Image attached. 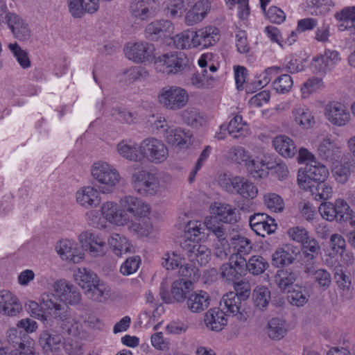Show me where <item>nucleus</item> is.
Segmentation results:
<instances>
[{"label": "nucleus", "instance_id": "nucleus-1", "mask_svg": "<svg viewBox=\"0 0 355 355\" xmlns=\"http://www.w3.org/2000/svg\"><path fill=\"white\" fill-rule=\"evenodd\" d=\"M54 291L60 299L52 293L43 294L41 297L40 307L60 322V325L62 333L73 334L76 329L74 324H76L71 317L67 304H78L81 300V295L77 287L65 280L57 281L54 284Z\"/></svg>", "mask_w": 355, "mask_h": 355}, {"label": "nucleus", "instance_id": "nucleus-2", "mask_svg": "<svg viewBox=\"0 0 355 355\" xmlns=\"http://www.w3.org/2000/svg\"><path fill=\"white\" fill-rule=\"evenodd\" d=\"M155 69L166 75L192 73L194 66L187 55L181 51L170 52L157 57L155 61Z\"/></svg>", "mask_w": 355, "mask_h": 355}, {"label": "nucleus", "instance_id": "nucleus-3", "mask_svg": "<svg viewBox=\"0 0 355 355\" xmlns=\"http://www.w3.org/2000/svg\"><path fill=\"white\" fill-rule=\"evenodd\" d=\"M91 173L98 182V189L103 193L113 192L120 180L119 172L106 162L94 163L92 166Z\"/></svg>", "mask_w": 355, "mask_h": 355}, {"label": "nucleus", "instance_id": "nucleus-4", "mask_svg": "<svg viewBox=\"0 0 355 355\" xmlns=\"http://www.w3.org/2000/svg\"><path fill=\"white\" fill-rule=\"evenodd\" d=\"M234 292H230L223 296V302L227 313L243 319L241 308L245 301L250 297V287L248 283L241 281L234 282Z\"/></svg>", "mask_w": 355, "mask_h": 355}, {"label": "nucleus", "instance_id": "nucleus-5", "mask_svg": "<svg viewBox=\"0 0 355 355\" xmlns=\"http://www.w3.org/2000/svg\"><path fill=\"white\" fill-rule=\"evenodd\" d=\"M132 185L136 193L142 196L156 195L160 190V181L156 173L142 169L132 175Z\"/></svg>", "mask_w": 355, "mask_h": 355}, {"label": "nucleus", "instance_id": "nucleus-6", "mask_svg": "<svg viewBox=\"0 0 355 355\" xmlns=\"http://www.w3.org/2000/svg\"><path fill=\"white\" fill-rule=\"evenodd\" d=\"M220 184L227 192L236 194L243 199L253 200L258 194L257 186L243 176L222 180Z\"/></svg>", "mask_w": 355, "mask_h": 355}, {"label": "nucleus", "instance_id": "nucleus-7", "mask_svg": "<svg viewBox=\"0 0 355 355\" xmlns=\"http://www.w3.org/2000/svg\"><path fill=\"white\" fill-rule=\"evenodd\" d=\"M159 103L165 108L178 110L183 108L189 101L187 92L178 86H166L158 94Z\"/></svg>", "mask_w": 355, "mask_h": 355}, {"label": "nucleus", "instance_id": "nucleus-8", "mask_svg": "<svg viewBox=\"0 0 355 355\" xmlns=\"http://www.w3.org/2000/svg\"><path fill=\"white\" fill-rule=\"evenodd\" d=\"M139 150L142 154V159L146 158L155 164L164 162L168 155V148L164 142L154 137L143 140L139 145Z\"/></svg>", "mask_w": 355, "mask_h": 355}, {"label": "nucleus", "instance_id": "nucleus-9", "mask_svg": "<svg viewBox=\"0 0 355 355\" xmlns=\"http://www.w3.org/2000/svg\"><path fill=\"white\" fill-rule=\"evenodd\" d=\"M340 56L338 51L327 49L323 53L314 56L310 63L313 73L324 76L331 71L339 62Z\"/></svg>", "mask_w": 355, "mask_h": 355}, {"label": "nucleus", "instance_id": "nucleus-10", "mask_svg": "<svg viewBox=\"0 0 355 355\" xmlns=\"http://www.w3.org/2000/svg\"><path fill=\"white\" fill-rule=\"evenodd\" d=\"M120 206L123 213H126L138 220L145 219L150 214L149 205L143 200L132 196H126L120 200Z\"/></svg>", "mask_w": 355, "mask_h": 355}, {"label": "nucleus", "instance_id": "nucleus-11", "mask_svg": "<svg viewBox=\"0 0 355 355\" xmlns=\"http://www.w3.org/2000/svg\"><path fill=\"white\" fill-rule=\"evenodd\" d=\"M183 255L192 263L206 265L210 260L211 251L205 245L193 241H186L182 245Z\"/></svg>", "mask_w": 355, "mask_h": 355}, {"label": "nucleus", "instance_id": "nucleus-12", "mask_svg": "<svg viewBox=\"0 0 355 355\" xmlns=\"http://www.w3.org/2000/svg\"><path fill=\"white\" fill-rule=\"evenodd\" d=\"M40 345L46 355H56L63 347L64 338L53 329L43 331L39 338Z\"/></svg>", "mask_w": 355, "mask_h": 355}, {"label": "nucleus", "instance_id": "nucleus-13", "mask_svg": "<svg viewBox=\"0 0 355 355\" xmlns=\"http://www.w3.org/2000/svg\"><path fill=\"white\" fill-rule=\"evenodd\" d=\"M154 50L153 44L140 42L127 44L124 53L128 59L135 62H144L152 57Z\"/></svg>", "mask_w": 355, "mask_h": 355}, {"label": "nucleus", "instance_id": "nucleus-14", "mask_svg": "<svg viewBox=\"0 0 355 355\" xmlns=\"http://www.w3.org/2000/svg\"><path fill=\"white\" fill-rule=\"evenodd\" d=\"M78 240L83 248L89 251L92 256L102 257L105 254V242L98 235L85 231L80 234Z\"/></svg>", "mask_w": 355, "mask_h": 355}, {"label": "nucleus", "instance_id": "nucleus-15", "mask_svg": "<svg viewBox=\"0 0 355 355\" xmlns=\"http://www.w3.org/2000/svg\"><path fill=\"white\" fill-rule=\"evenodd\" d=\"M249 223L252 230L262 237L274 233L277 227L275 220L264 213H256L251 216Z\"/></svg>", "mask_w": 355, "mask_h": 355}, {"label": "nucleus", "instance_id": "nucleus-16", "mask_svg": "<svg viewBox=\"0 0 355 355\" xmlns=\"http://www.w3.org/2000/svg\"><path fill=\"white\" fill-rule=\"evenodd\" d=\"M67 6L69 13L74 18L93 14L99 8L98 0H67Z\"/></svg>", "mask_w": 355, "mask_h": 355}, {"label": "nucleus", "instance_id": "nucleus-17", "mask_svg": "<svg viewBox=\"0 0 355 355\" xmlns=\"http://www.w3.org/2000/svg\"><path fill=\"white\" fill-rule=\"evenodd\" d=\"M325 116L334 125H345L349 121L350 115L345 106L340 103H331L325 107Z\"/></svg>", "mask_w": 355, "mask_h": 355}, {"label": "nucleus", "instance_id": "nucleus-18", "mask_svg": "<svg viewBox=\"0 0 355 355\" xmlns=\"http://www.w3.org/2000/svg\"><path fill=\"white\" fill-rule=\"evenodd\" d=\"M101 211L104 218L111 223L125 225L130 222L129 216L123 213L121 208L119 210L115 202L107 201L103 203Z\"/></svg>", "mask_w": 355, "mask_h": 355}, {"label": "nucleus", "instance_id": "nucleus-19", "mask_svg": "<svg viewBox=\"0 0 355 355\" xmlns=\"http://www.w3.org/2000/svg\"><path fill=\"white\" fill-rule=\"evenodd\" d=\"M22 311L18 298L8 291H0V313L8 316H16Z\"/></svg>", "mask_w": 355, "mask_h": 355}, {"label": "nucleus", "instance_id": "nucleus-20", "mask_svg": "<svg viewBox=\"0 0 355 355\" xmlns=\"http://www.w3.org/2000/svg\"><path fill=\"white\" fill-rule=\"evenodd\" d=\"M191 137L189 130L172 126L164 135L165 140L169 145L180 148H188L192 143Z\"/></svg>", "mask_w": 355, "mask_h": 355}, {"label": "nucleus", "instance_id": "nucleus-21", "mask_svg": "<svg viewBox=\"0 0 355 355\" xmlns=\"http://www.w3.org/2000/svg\"><path fill=\"white\" fill-rule=\"evenodd\" d=\"M196 47L207 48L220 40L219 30L215 26H206L194 31Z\"/></svg>", "mask_w": 355, "mask_h": 355}, {"label": "nucleus", "instance_id": "nucleus-22", "mask_svg": "<svg viewBox=\"0 0 355 355\" xmlns=\"http://www.w3.org/2000/svg\"><path fill=\"white\" fill-rule=\"evenodd\" d=\"M209 295L204 291H191L185 302L187 308L192 313H201L210 304Z\"/></svg>", "mask_w": 355, "mask_h": 355}, {"label": "nucleus", "instance_id": "nucleus-23", "mask_svg": "<svg viewBox=\"0 0 355 355\" xmlns=\"http://www.w3.org/2000/svg\"><path fill=\"white\" fill-rule=\"evenodd\" d=\"M154 0H134L130 7L132 16L140 20H147L155 14Z\"/></svg>", "mask_w": 355, "mask_h": 355}, {"label": "nucleus", "instance_id": "nucleus-24", "mask_svg": "<svg viewBox=\"0 0 355 355\" xmlns=\"http://www.w3.org/2000/svg\"><path fill=\"white\" fill-rule=\"evenodd\" d=\"M172 23L168 20H156L148 24L145 28V37L153 41L170 35Z\"/></svg>", "mask_w": 355, "mask_h": 355}, {"label": "nucleus", "instance_id": "nucleus-25", "mask_svg": "<svg viewBox=\"0 0 355 355\" xmlns=\"http://www.w3.org/2000/svg\"><path fill=\"white\" fill-rule=\"evenodd\" d=\"M298 253V249L293 246L279 248L272 254V264L277 268L292 264L296 260Z\"/></svg>", "mask_w": 355, "mask_h": 355}, {"label": "nucleus", "instance_id": "nucleus-26", "mask_svg": "<svg viewBox=\"0 0 355 355\" xmlns=\"http://www.w3.org/2000/svg\"><path fill=\"white\" fill-rule=\"evenodd\" d=\"M227 311L224 312L220 309H211L205 315V323L206 326L212 331H218L227 324Z\"/></svg>", "mask_w": 355, "mask_h": 355}, {"label": "nucleus", "instance_id": "nucleus-27", "mask_svg": "<svg viewBox=\"0 0 355 355\" xmlns=\"http://www.w3.org/2000/svg\"><path fill=\"white\" fill-rule=\"evenodd\" d=\"M299 274L292 268H283L278 270L275 275V282L278 288L286 292L294 287V283L298 279Z\"/></svg>", "mask_w": 355, "mask_h": 355}, {"label": "nucleus", "instance_id": "nucleus-28", "mask_svg": "<svg viewBox=\"0 0 355 355\" xmlns=\"http://www.w3.org/2000/svg\"><path fill=\"white\" fill-rule=\"evenodd\" d=\"M220 130H227L228 133L234 139H240L247 136L249 134V127L248 124L243 121L241 115H236L230 120L227 126L222 125Z\"/></svg>", "mask_w": 355, "mask_h": 355}, {"label": "nucleus", "instance_id": "nucleus-29", "mask_svg": "<svg viewBox=\"0 0 355 355\" xmlns=\"http://www.w3.org/2000/svg\"><path fill=\"white\" fill-rule=\"evenodd\" d=\"M213 212L218 221L225 223L234 224L239 218V214L237 213L236 208L229 204L216 205L213 208Z\"/></svg>", "mask_w": 355, "mask_h": 355}, {"label": "nucleus", "instance_id": "nucleus-30", "mask_svg": "<svg viewBox=\"0 0 355 355\" xmlns=\"http://www.w3.org/2000/svg\"><path fill=\"white\" fill-rule=\"evenodd\" d=\"M77 202L85 207H96L100 203L96 189L92 187H84L76 193Z\"/></svg>", "mask_w": 355, "mask_h": 355}, {"label": "nucleus", "instance_id": "nucleus-31", "mask_svg": "<svg viewBox=\"0 0 355 355\" xmlns=\"http://www.w3.org/2000/svg\"><path fill=\"white\" fill-rule=\"evenodd\" d=\"M318 153L320 158L330 162L337 161L340 156V148L329 139H324L320 142Z\"/></svg>", "mask_w": 355, "mask_h": 355}, {"label": "nucleus", "instance_id": "nucleus-32", "mask_svg": "<svg viewBox=\"0 0 355 355\" xmlns=\"http://www.w3.org/2000/svg\"><path fill=\"white\" fill-rule=\"evenodd\" d=\"M193 290V284L190 280L184 279H177L173 282L171 286V295L173 302H186L187 296Z\"/></svg>", "mask_w": 355, "mask_h": 355}, {"label": "nucleus", "instance_id": "nucleus-33", "mask_svg": "<svg viewBox=\"0 0 355 355\" xmlns=\"http://www.w3.org/2000/svg\"><path fill=\"white\" fill-rule=\"evenodd\" d=\"M6 25L18 40L26 41L31 37V31L28 24L18 15L12 17V19Z\"/></svg>", "mask_w": 355, "mask_h": 355}, {"label": "nucleus", "instance_id": "nucleus-34", "mask_svg": "<svg viewBox=\"0 0 355 355\" xmlns=\"http://www.w3.org/2000/svg\"><path fill=\"white\" fill-rule=\"evenodd\" d=\"M119 154L130 161L139 162L142 160V154L139 146L131 141H121L116 147Z\"/></svg>", "mask_w": 355, "mask_h": 355}, {"label": "nucleus", "instance_id": "nucleus-35", "mask_svg": "<svg viewBox=\"0 0 355 355\" xmlns=\"http://www.w3.org/2000/svg\"><path fill=\"white\" fill-rule=\"evenodd\" d=\"M272 144L277 152L284 157H293L297 153L295 144L287 136H277L272 141Z\"/></svg>", "mask_w": 355, "mask_h": 355}, {"label": "nucleus", "instance_id": "nucleus-36", "mask_svg": "<svg viewBox=\"0 0 355 355\" xmlns=\"http://www.w3.org/2000/svg\"><path fill=\"white\" fill-rule=\"evenodd\" d=\"M292 115L295 123L302 128H310L315 123L311 112L304 106L295 105L292 110Z\"/></svg>", "mask_w": 355, "mask_h": 355}, {"label": "nucleus", "instance_id": "nucleus-37", "mask_svg": "<svg viewBox=\"0 0 355 355\" xmlns=\"http://www.w3.org/2000/svg\"><path fill=\"white\" fill-rule=\"evenodd\" d=\"M56 250L63 259L77 263L83 259V256L78 254L75 244L69 240L60 241L56 246Z\"/></svg>", "mask_w": 355, "mask_h": 355}, {"label": "nucleus", "instance_id": "nucleus-38", "mask_svg": "<svg viewBox=\"0 0 355 355\" xmlns=\"http://www.w3.org/2000/svg\"><path fill=\"white\" fill-rule=\"evenodd\" d=\"M336 17L340 21V31L353 30L352 32L355 33V6L344 8L336 15Z\"/></svg>", "mask_w": 355, "mask_h": 355}, {"label": "nucleus", "instance_id": "nucleus-39", "mask_svg": "<svg viewBox=\"0 0 355 355\" xmlns=\"http://www.w3.org/2000/svg\"><path fill=\"white\" fill-rule=\"evenodd\" d=\"M108 244L116 256L130 252L132 248L128 239L119 234H113L108 239Z\"/></svg>", "mask_w": 355, "mask_h": 355}, {"label": "nucleus", "instance_id": "nucleus-40", "mask_svg": "<svg viewBox=\"0 0 355 355\" xmlns=\"http://www.w3.org/2000/svg\"><path fill=\"white\" fill-rule=\"evenodd\" d=\"M206 220L201 223L198 220L189 221L184 229V236L189 241L201 240L205 237Z\"/></svg>", "mask_w": 355, "mask_h": 355}, {"label": "nucleus", "instance_id": "nucleus-41", "mask_svg": "<svg viewBox=\"0 0 355 355\" xmlns=\"http://www.w3.org/2000/svg\"><path fill=\"white\" fill-rule=\"evenodd\" d=\"M74 279L85 291L98 279L97 275L85 268H79L74 272Z\"/></svg>", "mask_w": 355, "mask_h": 355}, {"label": "nucleus", "instance_id": "nucleus-42", "mask_svg": "<svg viewBox=\"0 0 355 355\" xmlns=\"http://www.w3.org/2000/svg\"><path fill=\"white\" fill-rule=\"evenodd\" d=\"M313 163H307V173L313 182H322L329 175V170L326 166L317 160Z\"/></svg>", "mask_w": 355, "mask_h": 355}, {"label": "nucleus", "instance_id": "nucleus-43", "mask_svg": "<svg viewBox=\"0 0 355 355\" xmlns=\"http://www.w3.org/2000/svg\"><path fill=\"white\" fill-rule=\"evenodd\" d=\"M286 332L287 329L284 320L274 318L268 322L267 334L270 338L280 340L284 337Z\"/></svg>", "mask_w": 355, "mask_h": 355}, {"label": "nucleus", "instance_id": "nucleus-44", "mask_svg": "<svg viewBox=\"0 0 355 355\" xmlns=\"http://www.w3.org/2000/svg\"><path fill=\"white\" fill-rule=\"evenodd\" d=\"M268 163L257 157L251 158L246 162V168L249 173L254 178H263L268 174Z\"/></svg>", "mask_w": 355, "mask_h": 355}, {"label": "nucleus", "instance_id": "nucleus-45", "mask_svg": "<svg viewBox=\"0 0 355 355\" xmlns=\"http://www.w3.org/2000/svg\"><path fill=\"white\" fill-rule=\"evenodd\" d=\"M288 293V300L293 306H302L309 300V295H308L305 288L295 284L292 290L287 291Z\"/></svg>", "mask_w": 355, "mask_h": 355}, {"label": "nucleus", "instance_id": "nucleus-46", "mask_svg": "<svg viewBox=\"0 0 355 355\" xmlns=\"http://www.w3.org/2000/svg\"><path fill=\"white\" fill-rule=\"evenodd\" d=\"M335 206L337 222L344 223L352 220L354 211L345 200L342 198L336 200Z\"/></svg>", "mask_w": 355, "mask_h": 355}, {"label": "nucleus", "instance_id": "nucleus-47", "mask_svg": "<svg viewBox=\"0 0 355 355\" xmlns=\"http://www.w3.org/2000/svg\"><path fill=\"white\" fill-rule=\"evenodd\" d=\"M268 261L260 255H253L247 261V271L252 275H259L268 268Z\"/></svg>", "mask_w": 355, "mask_h": 355}, {"label": "nucleus", "instance_id": "nucleus-48", "mask_svg": "<svg viewBox=\"0 0 355 355\" xmlns=\"http://www.w3.org/2000/svg\"><path fill=\"white\" fill-rule=\"evenodd\" d=\"M107 287L105 284L101 282L99 279L96 282L90 285L86 291L85 295L90 300L101 302L106 299L107 293Z\"/></svg>", "mask_w": 355, "mask_h": 355}, {"label": "nucleus", "instance_id": "nucleus-49", "mask_svg": "<svg viewBox=\"0 0 355 355\" xmlns=\"http://www.w3.org/2000/svg\"><path fill=\"white\" fill-rule=\"evenodd\" d=\"M206 228L217 238L216 242L228 241L226 229L216 217H211L206 219Z\"/></svg>", "mask_w": 355, "mask_h": 355}, {"label": "nucleus", "instance_id": "nucleus-50", "mask_svg": "<svg viewBox=\"0 0 355 355\" xmlns=\"http://www.w3.org/2000/svg\"><path fill=\"white\" fill-rule=\"evenodd\" d=\"M195 35L194 31L191 30L184 31L179 34L175 35L173 37V44L177 49H189L196 48L194 43Z\"/></svg>", "mask_w": 355, "mask_h": 355}, {"label": "nucleus", "instance_id": "nucleus-51", "mask_svg": "<svg viewBox=\"0 0 355 355\" xmlns=\"http://www.w3.org/2000/svg\"><path fill=\"white\" fill-rule=\"evenodd\" d=\"M252 298L254 305L260 310H263L269 304L270 292L265 286H258L253 291Z\"/></svg>", "mask_w": 355, "mask_h": 355}, {"label": "nucleus", "instance_id": "nucleus-52", "mask_svg": "<svg viewBox=\"0 0 355 355\" xmlns=\"http://www.w3.org/2000/svg\"><path fill=\"white\" fill-rule=\"evenodd\" d=\"M182 118L187 125L198 128L205 122L203 116L198 110L194 107H189L182 112Z\"/></svg>", "mask_w": 355, "mask_h": 355}, {"label": "nucleus", "instance_id": "nucleus-53", "mask_svg": "<svg viewBox=\"0 0 355 355\" xmlns=\"http://www.w3.org/2000/svg\"><path fill=\"white\" fill-rule=\"evenodd\" d=\"M8 48L22 68L26 69L31 66L28 53L22 50L17 42L10 43Z\"/></svg>", "mask_w": 355, "mask_h": 355}, {"label": "nucleus", "instance_id": "nucleus-54", "mask_svg": "<svg viewBox=\"0 0 355 355\" xmlns=\"http://www.w3.org/2000/svg\"><path fill=\"white\" fill-rule=\"evenodd\" d=\"M264 204L270 211L280 212L284 208V202L282 197L276 193L264 195Z\"/></svg>", "mask_w": 355, "mask_h": 355}, {"label": "nucleus", "instance_id": "nucleus-55", "mask_svg": "<svg viewBox=\"0 0 355 355\" xmlns=\"http://www.w3.org/2000/svg\"><path fill=\"white\" fill-rule=\"evenodd\" d=\"M293 81L288 74H283L277 77L272 83V86L277 92L284 94L288 92L292 88Z\"/></svg>", "mask_w": 355, "mask_h": 355}, {"label": "nucleus", "instance_id": "nucleus-56", "mask_svg": "<svg viewBox=\"0 0 355 355\" xmlns=\"http://www.w3.org/2000/svg\"><path fill=\"white\" fill-rule=\"evenodd\" d=\"M322 79L319 77H313L308 79L301 88L302 96L306 98L310 94L316 92L318 89L324 88Z\"/></svg>", "mask_w": 355, "mask_h": 355}, {"label": "nucleus", "instance_id": "nucleus-57", "mask_svg": "<svg viewBox=\"0 0 355 355\" xmlns=\"http://www.w3.org/2000/svg\"><path fill=\"white\" fill-rule=\"evenodd\" d=\"M302 245L304 256L313 258L318 257L320 254V246L318 242L313 237L309 236Z\"/></svg>", "mask_w": 355, "mask_h": 355}, {"label": "nucleus", "instance_id": "nucleus-58", "mask_svg": "<svg viewBox=\"0 0 355 355\" xmlns=\"http://www.w3.org/2000/svg\"><path fill=\"white\" fill-rule=\"evenodd\" d=\"M141 259L139 256L130 257L121 264L120 267V272L123 275H130L138 270Z\"/></svg>", "mask_w": 355, "mask_h": 355}, {"label": "nucleus", "instance_id": "nucleus-59", "mask_svg": "<svg viewBox=\"0 0 355 355\" xmlns=\"http://www.w3.org/2000/svg\"><path fill=\"white\" fill-rule=\"evenodd\" d=\"M230 9L238 5V17L241 20L248 19L250 15L248 0H225Z\"/></svg>", "mask_w": 355, "mask_h": 355}, {"label": "nucleus", "instance_id": "nucleus-60", "mask_svg": "<svg viewBox=\"0 0 355 355\" xmlns=\"http://www.w3.org/2000/svg\"><path fill=\"white\" fill-rule=\"evenodd\" d=\"M281 71L277 67H272L266 69L258 77V80L255 83L257 84L256 89H260L266 86L271 79Z\"/></svg>", "mask_w": 355, "mask_h": 355}, {"label": "nucleus", "instance_id": "nucleus-61", "mask_svg": "<svg viewBox=\"0 0 355 355\" xmlns=\"http://www.w3.org/2000/svg\"><path fill=\"white\" fill-rule=\"evenodd\" d=\"M234 248L237 251L235 254L245 255L252 251V243L248 238L239 235L234 238Z\"/></svg>", "mask_w": 355, "mask_h": 355}, {"label": "nucleus", "instance_id": "nucleus-62", "mask_svg": "<svg viewBox=\"0 0 355 355\" xmlns=\"http://www.w3.org/2000/svg\"><path fill=\"white\" fill-rule=\"evenodd\" d=\"M311 276H313L315 282L322 288L323 290L327 289L331 284V277L330 273L325 269H318Z\"/></svg>", "mask_w": 355, "mask_h": 355}, {"label": "nucleus", "instance_id": "nucleus-63", "mask_svg": "<svg viewBox=\"0 0 355 355\" xmlns=\"http://www.w3.org/2000/svg\"><path fill=\"white\" fill-rule=\"evenodd\" d=\"M116 119L125 123L131 124L137 120V114L124 108L116 107L112 110V114Z\"/></svg>", "mask_w": 355, "mask_h": 355}, {"label": "nucleus", "instance_id": "nucleus-64", "mask_svg": "<svg viewBox=\"0 0 355 355\" xmlns=\"http://www.w3.org/2000/svg\"><path fill=\"white\" fill-rule=\"evenodd\" d=\"M220 274L222 279L227 282H235L239 280L242 275L237 272L229 263H223L220 267Z\"/></svg>", "mask_w": 355, "mask_h": 355}]
</instances>
